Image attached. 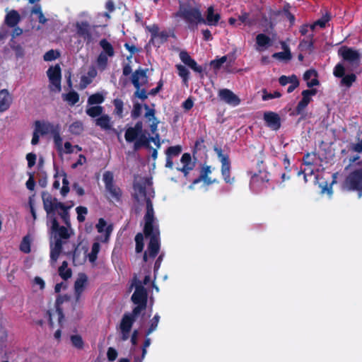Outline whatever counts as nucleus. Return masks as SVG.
<instances>
[{
    "label": "nucleus",
    "mask_w": 362,
    "mask_h": 362,
    "mask_svg": "<svg viewBox=\"0 0 362 362\" xmlns=\"http://www.w3.org/2000/svg\"><path fill=\"white\" fill-rule=\"evenodd\" d=\"M150 185H151V182L148 178L141 177L138 181H134L132 186L134 192L132 194V197L133 199L137 203H140L141 199H144L146 202V212L144 216L145 224L144 227L145 236L151 235L153 230L156 228L153 226L154 210L151 201V198L154 197V191L153 188L147 189V187Z\"/></svg>",
    "instance_id": "f257e3e1"
},
{
    "label": "nucleus",
    "mask_w": 362,
    "mask_h": 362,
    "mask_svg": "<svg viewBox=\"0 0 362 362\" xmlns=\"http://www.w3.org/2000/svg\"><path fill=\"white\" fill-rule=\"evenodd\" d=\"M175 16L183 19L190 30L197 28L198 24H202L204 18L202 15L201 6L194 0H182L179 4V9Z\"/></svg>",
    "instance_id": "f03ea898"
},
{
    "label": "nucleus",
    "mask_w": 362,
    "mask_h": 362,
    "mask_svg": "<svg viewBox=\"0 0 362 362\" xmlns=\"http://www.w3.org/2000/svg\"><path fill=\"white\" fill-rule=\"evenodd\" d=\"M42 199L44 209L49 221H51V218L53 215L55 216V211L60 210L58 211V214L60 216L62 221L67 227H71L69 210L71 208L72 205L66 206L64 203L58 202L57 198L53 197L49 193L46 192L42 193Z\"/></svg>",
    "instance_id": "7ed1b4c3"
},
{
    "label": "nucleus",
    "mask_w": 362,
    "mask_h": 362,
    "mask_svg": "<svg viewBox=\"0 0 362 362\" xmlns=\"http://www.w3.org/2000/svg\"><path fill=\"white\" fill-rule=\"evenodd\" d=\"M148 69H136L132 73L131 77L132 83L136 89L133 96L142 101L146 100L149 95L145 88H141V86L146 85L148 82Z\"/></svg>",
    "instance_id": "20e7f679"
},
{
    "label": "nucleus",
    "mask_w": 362,
    "mask_h": 362,
    "mask_svg": "<svg viewBox=\"0 0 362 362\" xmlns=\"http://www.w3.org/2000/svg\"><path fill=\"white\" fill-rule=\"evenodd\" d=\"M337 53L339 57H340L344 62L347 63V69L349 71H352L359 66L361 54L358 50L344 45L339 48Z\"/></svg>",
    "instance_id": "39448f33"
},
{
    "label": "nucleus",
    "mask_w": 362,
    "mask_h": 362,
    "mask_svg": "<svg viewBox=\"0 0 362 362\" xmlns=\"http://www.w3.org/2000/svg\"><path fill=\"white\" fill-rule=\"evenodd\" d=\"M214 151L216 152L220 162L221 163V172L224 182L230 185L233 184L235 179V177L230 176L231 165L228 155L224 154L223 153V150L217 146H214Z\"/></svg>",
    "instance_id": "423d86ee"
},
{
    "label": "nucleus",
    "mask_w": 362,
    "mask_h": 362,
    "mask_svg": "<svg viewBox=\"0 0 362 362\" xmlns=\"http://www.w3.org/2000/svg\"><path fill=\"white\" fill-rule=\"evenodd\" d=\"M147 238V236H146ZM148 237L150 238L149 243L147 246V250L144 252L143 255V261L147 262L148 258L154 259L158 254L160 250V242H159V230L158 228L153 230L151 235Z\"/></svg>",
    "instance_id": "0eeeda50"
},
{
    "label": "nucleus",
    "mask_w": 362,
    "mask_h": 362,
    "mask_svg": "<svg viewBox=\"0 0 362 362\" xmlns=\"http://www.w3.org/2000/svg\"><path fill=\"white\" fill-rule=\"evenodd\" d=\"M345 186L350 191H357L358 197H362V169L351 171L346 177Z\"/></svg>",
    "instance_id": "6e6552de"
},
{
    "label": "nucleus",
    "mask_w": 362,
    "mask_h": 362,
    "mask_svg": "<svg viewBox=\"0 0 362 362\" xmlns=\"http://www.w3.org/2000/svg\"><path fill=\"white\" fill-rule=\"evenodd\" d=\"M103 180L105 183V189L110 194L112 198L117 202H121L122 191L115 184L112 172L105 171L103 173Z\"/></svg>",
    "instance_id": "1a4fd4ad"
},
{
    "label": "nucleus",
    "mask_w": 362,
    "mask_h": 362,
    "mask_svg": "<svg viewBox=\"0 0 362 362\" xmlns=\"http://www.w3.org/2000/svg\"><path fill=\"white\" fill-rule=\"evenodd\" d=\"M75 27L76 35L83 40L86 45L93 42L92 29L95 26H92L88 21H83L76 22Z\"/></svg>",
    "instance_id": "9d476101"
},
{
    "label": "nucleus",
    "mask_w": 362,
    "mask_h": 362,
    "mask_svg": "<svg viewBox=\"0 0 362 362\" xmlns=\"http://www.w3.org/2000/svg\"><path fill=\"white\" fill-rule=\"evenodd\" d=\"M47 74L49 81V89L52 91L60 92L62 90L61 79L62 71L59 64L50 66L47 71Z\"/></svg>",
    "instance_id": "9b49d317"
},
{
    "label": "nucleus",
    "mask_w": 362,
    "mask_h": 362,
    "mask_svg": "<svg viewBox=\"0 0 362 362\" xmlns=\"http://www.w3.org/2000/svg\"><path fill=\"white\" fill-rule=\"evenodd\" d=\"M135 291L131 297V300L135 305H142L147 306L148 293L146 289L142 286L141 281L134 278Z\"/></svg>",
    "instance_id": "f8f14e48"
},
{
    "label": "nucleus",
    "mask_w": 362,
    "mask_h": 362,
    "mask_svg": "<svg viewBox=\"0 0 362 362\" xmlns=\"http://www.w3.org/2000/svg\"><path fill=\"white\" fill-rule=\"evenodd\" d=\"M333 74L337 78H341V83L347 88L351 87L356 80V76L353 73L345 75V67L342 63H338L334 66Z\"/></svg>",
    "instance_id": "ddd939ff"
},
{
    "label": "nucleus",
    "mask_w": 362,
    "mask_h": 362,
    "mask_svg": "<svg viewBox=\"0 0 362 362\" xmlns=\"http://www.w3.org/2000/svg\"><path fill=\"white\" fill-rule=\"evenodd\" d=\"M95 228L99 233H104V235L97 236L96 240L101 243H107L110 240V235L113 230L112 225H107V221L103 218H100L98 219V223L95 226Z\"/></svg>",
    "instance_id": "4468645a"
},
{
    "label": "nucleus",
    "mask_w": 362,
    "mask_h": 362,
    "mask_svg": "<svg viewBox=\"0 0 362 362\" xmlns=\"http://www.w3.org/2000/svg\"><path fill=\"white\" fill-rule=\"evenodd\" d=\"M51 230L52 233L54 234V239L60 238L61 240L62 239L67 240L70 237V233L68 230L67 226H61L59 224L57 218L54 215L51 218Z\"/></svg>",
    "instance_id": "2eb2a0df"
},
{
    "label": "nucleus",
    "mask_w": 362,
    "mask_h": 362,
    "mask_svg": "<svg viewBox=\"0 0 362 362\" xmlns=\"http://www.w3.org/2000/svg\"><path fill=\"white\" fill-rule=\"evenodd\" d=\"M134 322V319L131 317L130 315H128L127 313H124L122 316L119 325V329L122 335L121 339L122 341H126L129 338V334Z\"/></svg>",
    "instance_id": "dca6fc26"
},
{
    "label": "nucleus",
    "mask_w": 362,
    "mask_h": 362,
    "mask_svg": "<svg viewBox=\"0 0 362 362\" xmlns=\"http://www.w3.org/2000/svg\"><path fill=\"white\" fill-rule=\"evenodd\" d=\"M218 97L227 104L237 106L240 103V99L230 90L228 88L221 89Z\"/></svg>",
    "instance_id": "f3484780"
},
{
    "label": "nucleus",
    "mask_w": 362,
    "mask_h": 362,
    "mask_svg": "<svg viewBox=\"0 0 362 362\" xmlns=\"http://www.w3.org/2000/svg\"><path fill=\"white\" fill-rule=\"evenodd\" d=\"M264 120L266 123V125L272 130L277 131L281 127V118L280 116L276 112H264Z\"/></svg>",
    "instance_id": "a211bd4d"
},
{
    "label": "nucleus",
    "mask_w": 362,
    "mask_h": 362,
    "mask_svg": "<svg viewBox=\"0 0 362 362\" xmlns=\"http://www.w3.org/2000/svg\"><path fill=\"white\" fill-rule=\"evenodd\" d=\"M180 60L188 67L192 69L194 72L202 74L203 69L199 66L196 61L192 59L187 51L182 50L180 52Z\"/></svg>",
    "instance_id": "6ab92c4d"
},
{
    "label": "nucleus",
    "mask_w": 362,
    "mask_h": 362,
    "mask_svg": "<svg viewBox=\"0 0 362 362\" xmlns=\"http://www.w3.org/2000/svg\"><path fill=\"white\" fill-rule=\"evenodd\" d=\"M182 152V146L180 145L168 147L165 151L166 163L165 167L172 169L173 167V158L178 156Z\"/></svg>",
    "instance_id": "aec40b11"
},
{
    "label": "nucleus",
    "mask_w": 362,
    "mask_h": 362,
    "mask_svg": "<svg viewBox=\"0 0 362 362\" xmlns=\"http://www.w3.org/2000/svg\"><path fill=\"white\" fill-rule=\"evenodd\" d=\"M58 127H55L52 123L49 122H41L37 120L35 122V129L40 135L44 136L48 133L53 134V131H55Z\"/></svg>",
    "instance_id": "412c9836"
},
{
    "label": "nucleus",
    "mask_w": 362,
    "mask_h": 362,
    "mask_svg": "<svg viewBox=\"0 0 362 362\" xmlns=\"http://www.w3.org/2000/svg\"><path fill=\"white\" fill-rule=\"evenodd\" d=\"M220 19L221 15L218 13H214V6H211L207 8L206 18H204V21H202V23L210 26H216L218 25Z\"/></svg>",
    "instance_id": "4be33fe9"
},
{
    "label": "nucleus",
    "mask_w": 362,
    "mask_h": 362,
    "mask_svg": "<svg viewBox=\"0 0 362 362\" xmlns=\"http://www.w3.org/2000/svg\"><path fill=\"white\" fill-rule=\"evenodd\" d=\"M70 297L67 295H58L55 301L56 312L58 315V320L60 324L64 318L63 309L61 305L66 301L69 300Z\"/></svg>",
    "instance_id": "5701e85b"
},
{
    "label": "nucleus",
    "mask_w": 362,
    "mask_h": 362,
    "mask_svg": "<svg viewBox=\"0 0 362 362\" xmlns=\"http://www.w3.org/2000/svg\"><path fill=\"white\" fill-rule=\"evenodd\" d=\"M12 98L6 89L0 90V112L7 110L11 104Z\"/></svg>",
    "instance_id": "b1692460"
},
{
    "label": "nucleus",
    "mask_w": 362,
    "mask_h": 362,
    "mask_svg": "<svg viewBox=\"0 0 362 362\" xmlns=\"http://www.w3.org/2000/svg\"><path fill=\"white\" fill-rule=\"evenodd\" d=\"M20 21L21 16L19 13L16 10H11L6 15L4 22L7 26L14 28L18 25Z\"/></svg>",
    "instance_id": "393cba45"
},
{
    "label": "nucleus",
    "mask_w": 362,
    "mask_h": 362,
    "mask_svg": "<svg viewBox=\"0 0 362 362\" xmlns=\"http://www.w3.org/2000/svg\"><path fill=\"white\" fill-rule=\"evenodd\" d=\"M281 46L284 51L274 53L272 57L280 61H290L292 58V54L288 46L284 42L281 43Z\"/></svg>",
    "instance_id": "a878e982"
},
{
    "label": "nucleus",
    "mask_w": 362,
    "mask_h": 362,
    "mask_svg": "<svg viewBox=\"0 0 362 362\" xmlns=\"http://www.w3.org/2000/svg\"><path fill=\"white\" fill-rule=\"evenodd\" d=\"M95 125L104 130H110L112 129L111 118L108 115L104 114L100 115L95 119Z\"/></svg>",
    "instance_id": "bb28decb"
},
{
    "label": "nucleus",
    "mask_w": 362,
    "mask_h": 362,
    "mask_svg": "<svg viewBox=\"0 0 362 362\" xmlns=\"http://www.w3.org/2000/svg\"><path fill=\"white\" fill-rule=\"evenodd\" d=\"M314 35H309L306 39H303L300 42L298 48L301 51L312 52L314 49Z\"/></svg>",
    "instance_id": "cd10ccee"
},
{
    "label": "nucleus",
    "mask_w": 362,
    "mask_h": 362,
    "mask_svg": "<svg viewBox=\"0 0 362 362\" xmlns=\"http://www.w3.org/2000/svg\"><path fill=\"white\" fill-rule=\"evenodd\" d=\"M99 45L103 49L100 53H103L105 55H109L110 57H112L115 55L113 46L106 39H102L100 41Z\"/></svg>",
    "instance_id": "c85d7f7f"
},
{
    "label": "nucleus",
    "mask_w": 362,
    "mask_h": 362,
    "mask_svg": "<svg viewBox=\"0 0 362 362\" xmlns=\"http://www.w3.org/2000/svg\"><path fill=\"white\" fill-rule=\"evenodd\" d=\"M87 281V276L85 274H81L74 283V291L83 293Z\"/></svg>",
    "instance_id": "c756f323"
},
{
    "label": "nucleus",
    "mask_w": 362,
    "mask_h": 362,
    "mask_svg": "<svg viewBox=\"0 0 362 362\" xmlns=\"http://www.w3.org/2000/svg\"><path fill=\"white\" fill-rule=\"evenodd\" d=\"M58 272L62 279L65 281L71 278L72 275V271L70 268H68V263L66 261L62 263V265L59 267Z\"/></svg>",
    "instance_id": "7c9ffc66"
},
{
    "label": "nucleus",
    "mask_w": 362,
    "mask_h": 362,
    "mask_svg": "<svg viewBox=\"0 0 362 362\" xmlns=\"http://www.w3.org/2000/svg\"><path fill=\"white\" fill-rule=\"evenodd\" d=\"M211 173V166H209V165L204 166L200 171L199 176L192 181L191 185L189 186V188H191V189L193 188L194 185L199 183L202 181V179H206V177H209V175Z\"/></svg>",
    "instance_id": "2f4dec72"
},
{
    "label": "nucleus",
    "mask_w": 362,
    "mask_h": 362,
    "mask_svg": "<svg viewBox=\"0 0 362 362\" xmlns=\"http://www.w3.org/2000/svg\"><path fill=\"white\" fill-rule=\"evenodd\" d=\"M256 44L261 47H268L272 45V40L268 35L260 33L256 36Z\"/></svg>",
    "instance_id": "473e14b6"
},
{
    "label": "nucleus",
    "mask_w": 362,
    "mask_h": 362,
    "mask_svg": "<svg viewBox=\"0 0 362 362\" xmlns=\"http://www.w3.org/2000/svg\"><path fill=\"white\" fill-rule=\"evenodd\" d=\"M109 55H105L103 53H100L96 59V64L98 69L100 71H105L108 64Z\"/></svg>",
    "instance_id": "72a5a7b5"
},
{
    "label": "nucleus",
    "mask_w": 362,
    "mask_h": 362,
    "mask_svg": "<svg viewBox=\"0 0 362 362\" xmlns=\"http://www.w3.org/2000/svg\"><path fill=\"white\" fill-rule=\"evenodd\" d=\"M62 96L63 99L71 105H74L79 101V95L75 90H71L66 94H63Z\"/></svg>",
    "instance_id": "f704fd0d"
},
{
    "label": "nucleus",
    "mask_w": 362,
    "mask_h": 362,
    "mask_svg": "<svg viewBox=\"0 0 362 362\" xmlns=\"http://www.w3.org/2000/svg\"><path fill=\"white\" fill-rule=\"evenodd\" d=\"M104 108L100 105H95L88 107L86 110V114L93 118L100 117L103 115Z\"/></svg>",
    "instance_id": "c9c22d12"
},
{
    "label": "nucleus",
    "mask_w": 362,
    "mask_h": 362,
    "mask_svg": "<svg viewBox=\"0 0 362 362\" xmlns=\"http://www.w3.org/2000/svg\"><path fill=\"white\" fill-rule=\"evenodd\" d=\"M105 100V97L100 93H96L90 95L88 98V104L89 105H100Z\"/></svg>",
    "instance_id": "e433bc0d"
},
{
    "label": "nucleus",
    "mask_w": 362,
    "mask_h": 362,
    "mask_svg": "<svg viewBox=\"0 0 362 362\" xmlns=\"http://www.w3.org/2000/svg\"><path fill=\"white\" fill-rule=\"evenodd\" d=\"M100 249V243L98 242L93 243L91 247V252L88 254V260L90 262L94 263L96 261Z\"/></svg>",
    "instance_id": "4c0bfd02"
},
{
    "label": "nucleus",
    "mask_w": 362,
    "mask_h": 362,
    "mask_svg": "<svg viewBox=\"0 0 362 362\" xmlns=\"http://www.w3.org/2000/svg\"><path fill=\"white\" fill-rule=\"evenodd\" d=\"M175 67L177 70L178 75L182 78V81L185 83L188 82L189 78V71L185 67V66L182 64H176Z\"/></svg>",
    "instance_id": "58836bf2"
},
{
    "label": "nucleus",
    "mask_w": 362,
    "mask_h": 362,
    "mask_svg": "<svg viewBox=\"0 0 362 362\" xmlns=\"http://www.w3.org/2000/svg\"><path fill=\"white\" fill-rule=\"evenodd\" d=\"M113 105L115 106L114 114L119 118L123 117V101L121 99L116 98L113 100Z\"/></svg>",
    "instance_id": "ea45409f"
},
{
    "label": "nucleus",
    "mask_w": 362,
    "mask_h": 362,
    "mask_svg": "<svg viewBox=\"0 0 362 362\" xmlns=\"http://www.w3.org/2000/svg\"><path fill=\"white\" fill-rule=\"evenodd\" d=\"M139 134L133 128L129 127L126 129L124 138L127 142L132 143L136 141Z\"/></svg>",
    "instance_id": "a19ab883"
},
{
    "label": "nucleus",
    "mask_w": 362,
    "mask_h": 362,
    "mask_svg": "<svg viewBox=\"0 0 362 362\" xmlns=\"http://www.w3.org/2000/svg\"><path fill=\"white\" fill-rule=\"evenodd\" d=\"M160 320V316L158 314H156L154 317L150 321V325L148 329L146 331V336L151 334L154 332L158 327Z\"/></svg>",
    "instance_id": "79ce46f5"
},
{
    "label": "nucleus",
    "mask_w": 362,
    "mask_h": 362,
    "mask_svg": "<svg viewBox=\"0 0 362 362\" xmlns=\"http://www.w3.org/2000/svg\"><path fill=\"white\" fill-rule=\"evenodd\" d=\"M83 130V124L80 121L73 122L69 126V131L71 134L75 135H79Z\"/></svg>",
    "instance_id": "37998d69"
},
{
    "label": "nucleus",
    "mask_w": 362,
    "mask_h": 362,
    "mask_svg": "<svg viewBox=\"0 0 362 362\" xmlns=\"http://www.w3.org/2000/svg\"><path fill=\"white\" fill-rule=\"evenodd\" d=\"M269 178L268 174L266 172H264L263 173L262 172H259V175L255 174V175H253L252 177L251 182L255 183V182H261L262 183H267L269 182Z\"/></svg>",
    "instance_id": "c03bdc74"
},
{
    "label": "nucleus",
    "mask_w": 362,
    "mask_h": 362,
    "mask_svg": "<svg viewBox=\"0 0 362 362\" xmlns=\"http://www.w3.org/2000/svg\"><path fill=\"white\" fill-rule=\"evenodd\" d=\"M135 242H136V247L135 250L136 253H140L143 251L144 249V236L143 234L139 233L135 236Z\"/></svg>",
    "instance_id": "a18cd8bd"
},
{
    "label": "nucleus",
    "mask_w": 362,
    "mask_h": 362,
    "mask_svg": "<svg viewBox=\"0 0 362 362\" xmlns=\"http://www.w3.org/2000/svg\"><path fill=\"white\" fill-rule=\"evenodd\" d=\"M32 13L36 14L38 16V21L41 24H45L47 19L44 16L42 9L40 6H35L31 11Z\"/></svg>",
    "instance_id": "49530a36"
},
{
    "label": "nucleus",
    "mask_w": 362,
    "mask_h": 362,
    "mask_svg": "<svg viewBox=\"0 0 362 362\" xmlns=\"http://www.w3.org/2000/svg\"><path fill=\"white\" fill-rule=\"evenodd\" d=\"M71 341L74 347L78 349H82L83 348L84 343L82 337L80 335H71Z\"/></svg>",
    "instance_id": "de8ad7c7"
},
{
    "label": "nucleus",
    "mask_w": 362,
    "mask_h": 362,
    "mask_svg": "<svg viewBox=\"0 0 362 362\" xmlns=\"http://www.w3.org/2000/svg\"><path fill=\"white\" fill-rule=\"evenodd\" d=\"M136 141L146 148H152V146L150 145L149 137H147L145 132L139 134Z\"/></svg>",
    "instance_id": "09e8293b"
},
{
    "label": "nucleus",
    "mask_w": 362,
    "mask_h": 362,
    "mask_svg": "<svg viewBox=\"0 0 362 362\" xmlns=\"http://www.w3.org/2000/svg\"><path fill=\"white\" fill-rule=\"evenodd\" d=\"M63 179H62V187L61 188L60 193L63 197H66L67 194L69 192V182L66 177V174L63 173Z\"/></svg>",
    "instance_id": "8fccbe9b"
},
{
    "label": "nucleus",
    "mask_w": 362,
    "mask_h": 362,
    "mask_svg": "<svg viewBox=\"0 0 362 362\" xmlns=\"http://www.w3.org/2000/svg\"><path fill=\"white\" fill-rule=\"evenodd\" d=\"M308 103L305 100H304L303 98L299 101L297 106L295 108L294 112H293V115H302L304 112V110L307 107L308 105Z\"/></svg>",
    "instance_id": "3c124183"
},
{
    "label": "nucleus",
    "mask_w": 362,
    "mask_h": 362,
    "mask_svg": "<svg viewBox=\"0 0 362 362\" xmlns=\"http://www.w3.org/2000/svg\"><path fill=\"white\" fill-rule=\"evenodd\" d=\"M308 103L305 100H304L303 98L299 101L297 106L295 108L294 112H293V115H302L304 112V110L307 107L308 105Z\"/></svg>",
    "instance_id": "603ef678"
},
{
    "label": "nucleus",
    "mask_w": 362,
    "mask_h": 362,
    "mask_svg": "<svg viewBox=\"0 0 362 362\" xmlns=\"http://www.w3.org/2000/svg\"><path fill=\"white\" fill-rule=\"evenodd\" d=\"M77 213V220L79 223H82L85 221V215L88 214V209L85 206H78L76 209Z\"/></svg>",
    "instance_id": "864d4df0"
},
{
    "label": "nucleus",
    "mask_w": 362,
    "mask_h": 362,
    "mask_svg": "<svg viewBox=\"0 0 362 362\" xmlns=\"http://www.w3.org/2000/svg\"><path fill=\"white\" fill-rule=\"evenodd\" d=\"M144 108L146 110L144 117L148 119V121H153L156 117V110L154 108H150L148 105L144 104Z\"/></svg>",
    "instance_id": "5fc2aeb1"
},
{
    "label": "nucleus",
    "mask_w": 362,
    "mask_h": 362,
    "mask_svg": "<svg viewBox=\"0 0 362 362\" xmlns=\"http://www.w3.org/2000/svg\"><path fill=\"white\" fill-rule=\"evenodd\" d=\"M290 8H291V6L288 3L286 4L284 6V8H283V13L286 16V18L288 19V21H290V23L291 25H293L294 24V22H295V20H296V18L294 16L293 14H292L291 12H290Z\"/></svg>",
    "instance_id": "6e6d98bb"
},
{
    "label": "nucleus",
    "mask_w": 362,
    "mask_h": 362,
    "mask_svg": "<svg viewBox=\"0 0 362 362\" xmlns=\"http://www.w3.org/2000/svg\"><path fill=\"white\" fill-rule=\"evenodd\" d=\"M142 107H144V105L139 103H134L131 112L132 117L134 119L139 117L141 115Z\"/></svg>",
    "instance_id": "4d7b16f0"
},
{
    "label": "nucleus",
    "mask_w": 362,
    "mask_h": 362,
    "mask_svg": "<svg viewBox=\"0 0 362 362\" xmlns=\"http://www.w3.org/2000/svg\"><path fill=\"white\" fill-rule=\"evenodd\" d=\"M53 139L54 144L58 150L62 148V138L60 136L59 130L57 128L55 131H53Z\"/></svg>",
    "instance_id": "13d9d810"
},
{
    "label": "nucleus",
    "mask_w": 362,
    "mask_h": 362,
    "mask_svg": "<svg viewBox=\"0 0 362 362\" xmlns=\"http://www.w3.org/2000/svg\"><path fill=\"white\" fill-rule=\"evenodd\" d=\"M146 29L151 33V42L154 43L155 40L157 39L158 35V32H159L158 26L156 24H153L151 26L146 27Z\"/></svg>",
    "instance_id": "bf43d9fd"
},
{
    "label": "nucleus",
    "mask_w": 362,
    "mask_h": 362,
    "mask_svg": "<svg viewBox=\"0 0 362 362\" xmlns=\"http://www.w3.org/2000/svg\"><path fill=\"white\" fill-rule=\"evenodd\" d=\"M281 96V93L279 91H274L273 93H268L266 89L262 91V100L266 101L273 98H279Z\"/></svg>",
    "instance_id": "052dcab7"
},
{
    "label": "nucleus",
    "mask_w": 362,
    "mask_h": 362,
    "mask_svg": "<svg viewBox=\"0 0 362 362\" xmlns=\"http://www.w3.org/2000/svg\"><path fill=\"white\" fill-rule=\"evenodd\" d=\"M105 8L107 11L103 13V16L107 18V19L110 18V13L113 12L115 10V3L112 0H107L105 3Z\"/></svg>",
    "instance_id": "680f3d73"
},
{
    "label": "nucleus",
    "mask_w": 362,
    "mask_h": 362,
    "mask_svg": "<svg viewBox=\"0 0 362 362\" xmlns=\"http://www.w3.org/2000/svg\"><path fill=\"white\" fill-rule=\"evenodd\" d=\"M146 306L142 305H136L132 311L131 313H127L128 315H130L131 317L134 319L136 321V317L140 315L141 312L146 310Z\"/></svg>",
    "instance_id": "e2e57ef3"
},
{
    "label": "nucleus",
    "mask_w": 362,
    "mask_h": 362,
    "mask_svg": "<svg viewBox=\"0 0 362 362\" xmlns=\"http://www.w3.org/2000/svg\"><path fill=\"white\" fill-rule=\"evenodd\" d=\"M330 14L329 13H326L322 16L321 18L315 21V25L320 26L322 28H324L326 27V24L330 21Z\"/></svg>",
    "instance_id": "0e129e2a"
},
{
    "label": "nucleus",
    "mask_w": 362,
    "mask_h": 362,
    "mask_svg": "<svg viewBox=\"0 0 362 362\" xmlns=\"http://www.w3.org/2000/svg\"><path fill=\"white\" fill-rule=\"evenodd\" d=\"M227 61V56H223L219 59H216L212 60L210 63L211 66H213L214 69H219L223 64H224Z\"/></svg>",
    "instance_id": "69168bd1"
},
{
    "label": "nucleus",
    "mask_w": 362,
    "mask_h": 362,
    "mask_svg": "<svg viewBox=\"0 0 362 362\" xmlns=\"http://www.w3.org/2000/svg\"><path fill=\"white\" fill-rule=\"evenodd\" d=\"M180 161L184 166L194 167V164L192 162L191 155L189 153H185L182 154Z\"/></svg>",
    "instance_id": "338daca9"
},
{
    "label": "nucleus",
    "mask_w": 362,
    "mask_h": 362,
    "mask_svg": "<svg viewBox=\"0 0 362 362\" xmlns=\"http://www.w3.org/2000/svg\"><path fill=\"white\" fill-rule=\"evenodd\" d=\"M20 249L22 252L25 253H29L30 252V241L28 240V236L23 238L20 245Z\"/></svg>",
    "instance_id": "774afa93"
}]
</instances>
